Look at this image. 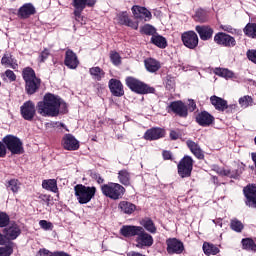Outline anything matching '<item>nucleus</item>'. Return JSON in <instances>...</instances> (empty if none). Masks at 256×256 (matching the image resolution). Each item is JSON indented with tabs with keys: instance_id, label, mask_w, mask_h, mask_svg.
<instances>
[{
	"instance_id": "nucleus-1",
	"label": "nucleus",
	"mask_w": 256,
	"mask_h": 256,
	"mask_svg": "<svg viewBox=\"0 0 256 256\" xmlns=\"http://www.w3.org/2000/svg\"><path fill=\"white\" fill-rule=\"evenodd\" d=\"M67 113V104L54 94H45L42 101L37 103V111L42 117H57L59 112Z\"/></svg>"
},
{
	"instance_id": "nucleus-2",
	"label": "nucleus",
	"mask_w": 256,
	"mask_h": 256,
	"mask_svg": "<svg viewBox=\"0 0 256 256\" xmlns=\"http://www.w3.org/2000/svg\"><path fill=\"white\" fill-rule=\"evenodd\" d=\"M75 197L80 205H87L97 193V187L77 184L74 186Z\"/></svg>"
},
{
	"instance_id": "nucleus-3",
	"label": "nucleus",
	"mask_w": 256,
	"mask_h": 256,
	"mask_svg": "<svg viewBox=\"0 0 256 256\" xmlns=\"http://www.w3.org/2000/svg\"><path fill=\"white\" fill-rule=\"evenodd\" d=\"M101 192L104 197L117 201L123 199V196L125 195V187L119 183L109 182L108 184H103L101 186Z\"/></svg>"
},
{
	"instance_id": "nucleus-4",
	"label": "nucleus",
	"mask_w": 256,
	"mask_h": 256,
	"mask_svg": "<svg viewBox=\"0 0 256 256\" xmlns=\"http://www.w3.org/2000/svg\"><path fill=\"white\" fill-rule=\"evenodd\" d=\"M126 85L127 87H129L131 91H133L134 93H138V95H147L149 93H155V88L150 87L149 85L145 84L141 80H137L134 77H127Z\"/></svg>"
},
{
	"instance_id": "nucleus-5",
	"label": "nucleus",
	"mask_w": 256,
	"mask_h": 256,
	"mask_svg": "<svg viewBox=\"0 0 256 256\" xmlns=\"http://www.w3.org/2000/svg\"><path fill=\"white\" fill-rule=\"evenodd\" d=\"M5 147L12 153V155H22L25 152L23 149V142L14 135H7L2 139Z\"/></svg>"
},
{
	"instance_id": "nucleus-6",
	"label": "nucleus",
	"mask_w": 256,
	"mask_h": 256,
	"mask_svg": "<svg viewBox=\"0 0 256 256\" xmlns=\"http://www.w3.org/2000/svg\"><path fill=\"white\" fill-rule=\"evenodd\" d=\"M95 3H97V0H73L72 5L75 9V20L78 21V23H81V25L85 24V20L83 16H81V13H83V9L86 7L95 6Z\"/></svg>"
},
{
	"instance_id": "nucleus-7",
	"label": "nucleus",
	"mask_w": 256,
	"mask_h": 256,
	"mask_svg": "<svg viewBox=\"0 0 256 256\" xmlns=\"http://www.w3.org/2000/svg\"><path fill=\"white\" fill-rule=\"evenodd\" d=\"M193 158L191 156L185 155L178 163V175L182 179L189 177L193 172Z\"/></svg>"
},
{
	"instance_id": "nucleus-8",
	"label": "nucleus",
	"mask_w": 256,
	"mask_h": 256,
	"mask_svg": "<svg viewBox=\"0 0 256 256\" xmlns=\"http://www.w3.org/2000/svg\"><path fill=\"white\" fill-rule=\"evenodd\" d=\"M136 247L138 249H145V247H152L154 240L151 234L145 232V229L142 227V231H139L138 235L136 236Z\"/></svg>"
},
{
	"instance_id": "nucleus-9",
	"label": "nucleus",
	"mask_w": 256,
	"mask_h": 256,
	"mask_svg": "<svg viewBox=\"0 0 256 256\" xmlns=\"http://www.w3.org/2000/svg\"><path fill=\"white\" fill-rule=\"evenodd\" d=\"M167 245V253L169 255H181L183 251H185V246L183 245V242L179 241L176 238H169L166 240Z\"/></svg>"
},
{
	"instance_id": "nucleus-10",
	"label": "nucleus",
	"mask_w": 256,
	"mask_h": 256,
	"mask_svg": "<svg viewBox=\"0 0 256 256\" xmlns=\"http://www.w3.org/2000/svg\"><path fill=\"white\" fill-rule=\"evenodd\" d=\"M181 40L183 45L188 49H196L197 45H199V36H197L195 31L184 32L181 36Z\"/></svg>"
},
{
	"instance_id": "nucleus-11",
	"label": "nucleus",
	"mask_w": 256,
	"mask_h": 256,
	"mask_svg": "<svg viewBox=\"0 0 256 256\" xmlns=\"http://www.w3.org/2000/svg\"><path fill=\"white\" fill-rule=\"evenodd\" d=\"M20 113L25 121H33L35 118V113H37V110L35 109V103H33L31 100L26 101L20 107Z\"/></svg>"
},
{
	"instance_id": "nucleus-12",
	"label": "nucleus",
	"mask_w": 256,
	"mask_h": 256,
	"mask_svg": "<svg viewBox=\"0 0 256 256\" xmlns=\"http://www.w3.org/2000/svg\"><path fill=\"white\" fill-rule=\"evenodd\" d=\"M244 196L246 197L245 204L247 207L256 209V185L249 184L243 189Z\"/></svg>"
},
{
	"instance_id": "nucleus-13",
	"label": "nucleus",
	"mask_w": 256,
	"mask_h": 256,
	"mask_svg": "<svg viewBox=\"0 0 256 256\" xmlns=\"http://www.w3.org/2000/svg\"><path fill=\"white\" fill-rule=\"evenodd\" d=\"M214 41L217 45H222V47H235L237 45V41L231 35L223 32L217 33L214 36Z\"/></svg>"
},
{
	"instance_id": "nucleus-14",
	"label": "nucleus",
	"mask_w": 256,
	"mask_h": 256,
	"mask_svg": "<svg viewBox=\"0 0 256 256\" xmlns=\"http://www.w3.org/2000/svg\"><path fill=\"white\" fill-rule=\"evenodd\" d=\"M4 235L8 241H15L19 235H21V226L16 222H10L3 230Z\"/></svg>"
},
{
	"instance_id": "nucleus-15",
	"label": "nucleus",
	"mask_w": 256,
	"mask_h": 256,
	"mask_svg": "<svg viewBox=\"0 0 256 256\" xmlns=\"http://www.w3.org/2000/svg\"><path fill=\"white\" fill-rule=\"evenodd\" d=\"M169 109L172 113H175V115H178V117H187L189 115V109L187 108V105L183 103L182 101H174L169 105Z\"/></svg>"
},
{
	"instance_id": "nucleus-16",
	"label": "nucleus",
	"mask_w": 256,
	"mask_h": 256,
	"mask_svg": "<svg viewBox=\"0 0 256 256\" xmlns=\"http://www.w3.org/2000/svg\"><path fill=\"white\" fill-rule=\"evenodd\" d=\"M64 65L68 67V69H77V67H79V58L77 57V54L73 52V50H66Z\"/></svg>"
},
{
	"instance_id": "nucleus-17",
	"label": "nucleus",
	"mask_w": 256,
	"mask_h": 256,
	"mask_svg": "<svg viewBox=\"0 0 256 256\" xmlns=\"http://www.w3.org/2000/svg\"><path fill=\"white\" fill-rule=\"evenodd\" d=\"M116 21L119 23V25H125L126 27H131V29H139V22H133L129 18V13L127 12H120L116 16Z\"/></svg>"
},
{
	"instance_id": "nucleus-18",
	"label": "nucleus",
	"mask_w": 256,
	"mask_h": 256,
	"mask_svg": "<svg viewBox=\"0 0 256 256\" xmlns=\"http://www.w3.org/2000/svg\"><path fill=\"white\" fill-rule=\"evenodd\" d=\"M62 145L66 151H77L79 149V141L72 134L64 135Z\"/></svg>"
},
{
	"instance_id": "nucleus-19",
	"label": "nucleus",
	"mask_w": 256,
	"mask_h": 256,
	"mask_svg": "<svg viewBox=\"0 0 256 256\" xmlns=\"http://www.w3.org/2000/svg\"><path fill=\"white\" fill-rule=\"evenodd\" d=\"M214 122L215 117L207 111H202L196 116V123L201 125V127H209V125H213Z\"/></svg>"
},
{
	"instance_id": "nucleus-20",
	"label": "nucleus",
	"mask_w": 256,
	"mask_h": 256,
	"mask_svg": "<svg viewBox=\"0 0 256 256\" xmlns=\"http://www.w3.org/2000/svg\"><path fill=\"white\" fill-rule=\"evenodd\" d=\"M108 85L110 92L114 97H123L125 95L123 84L119 80L112 78L109 80Z\"/></svg>"
},
{
	"instance_id": "nucleus-21",
	"label": "nucleus",
	"mask_w": 256,
	"mask_h": 256,
	"mask_svg": "<svg viewBox=\"0 0 256 256\" xmlns=\"http://www.w3.org/2000/svg\"><path fill=\"white\" fill-rule=\"evenodd\" d=\"M163 137H165V129L163 128H152L144 134L146 141H157V139H163Z\"/></svg>"
},
{
	"instance_id": "nucleus-22",
	"label": "nucleus",
	"mask_w": 256,
	"mask_h": 256,
	"mask_svg": "<svg viewBox=\"0 0 256 256\" xmlns=\"http://www.w3.org/2000/svg\"><path fill=\"white\" fill-rule=\"evenodd\" d=\"M139 231H143V227L133 226V225H124L120 229V234L126 238L137 237V235H139Z\"/></svg>"
},
{
	"instance_id": "nucleus-23",
	"label": "nucleus",
	"mask_w": 256,
	"mask_h": 256,
	"mask_svg": "<svg viewBox=\"0 0 256 256\" xmlns=\"http://www.w3.org/2000/svg\"><path fill=\"white\" fill-rule=\"evenodd\" d=\"M195 31L196 33H198L202 41H209V39L213 37V33H214L213 28L207 25H198L195 27Z\"/></svg>"
},
{
	"instance_id": "nucleus-24",
	"label": "nucleus",
	"mask_w": 256,
	"mask_h": 256,
	"mask_svg": "<svg viewBox=\"0 0 256 256\" xmlns=\"http://www.w3.org/2000/svg\"><path fill=\"white\" fill-rule=\"evenodd\" d=\"M132 13L135 19H144V21H150L152 17L151 12L147 8L141 6H133Z\"/></svg>"
},
{
	"instance_id": "nucleus-25",
	"label": "nucleus",
	"mask_w": 256,
	"mask_h": 256,
	"mask_svg": "<svg viewBox=\"0 0 256 256\" xmlns=\"http://www.w3.org/2000/svg\"><path fill=\"white\" fill-rule=\"evenodd\" d=\"M35 6L31 3H26L18 10V17L20 19H29L31 15H35Z\"/></svg>"
},
{
	"instance_id": "nucleus-26",
	"label": "nucleus",
	"mask_w": 256,
	"mask_h": 256,
	"mask_svg": "<svg viewBox=\"0 0 256 256\" xmlns=\"http://www.w3.org/2000/svg\"><path fill=\"white\" fill-rule=\"evenodd\" d=\"M25 83H26L25 89L28 95H35V93L39 91V87H41V79L39 78L27 80Z\"/></svg>"
},
{
	"instance_id": "nucleus-27",
	"label": "nucleus",
	"mask_w": 256,
	"mask_h": 256,
	"mask_svg": "<svg viewBox=\"0 0 256 256\" xmlns=\"http://www.w3.org/2000/svg\"><path fill=\"white\" fill-rule=\"evenodd\" d=\"M186 145L197 159H205V154H203V150H201L199 144L195 143L193 140H187Z\"/></svg>"
},
{
	"instance_id": "nucleus-28",
	"label": "nucleus",
	"mask_w": 256,
	"mask_h": 256,
	"mask_svg": "<svg viewBox=\"0 0 256 256\" xmlns=\"http://www.w3.org/2000/svg\"><path fill=\"white\" fill-rule=\"evenodd\" d=\"M1 64L4 65V67H10L11 69H18L19 64H17V60L13 58V55L6 53L3 55L1 59Z\"/></svg>"
},
{
	"instance_id": "nucleus-29",
	"label": "nucleus",
	"mask_w": 256,
	"mask_h": 256,
	"mask_svg": "<svg viewBox=\"0 0 256 256\" xmlns=\"http://www.w3.org/2000/svg\"><path fill=\"white\" fill-rule=\"evenodd\" d=\"M118 209L125 215H131L135 213V209H137V206L131 202L127 201H121L118 205Z\"/></svg>"
},
{
	"instance_id": "nucleus-30",
	"label": "nucleus",
	"mask_w": 256,
	"mask_h": 256,
	"mask_svg": "<svg viewBox=\"0 0 256 256\" xmlns=\"http://www.w3.org/2000/svg\"><path fill=\"white\" fill-rule=\"evenodd\" d=\"M210 101L217 111H225L227 109V100L223 98L214 95L210 97Z\"/></svg>"
},
{
	"instance_id": "nucleus-31",
	"label": "nucleus",
	"mask_w": 256,
	"mask_h": 256,
	"mask_svg": "<svg viewBox=\"0 0 256 256\" xmlns=\"http://www.w3.org/2000/svg\"><path fill=\"white\" fill-rule=\"evenodd\" d=\"M118 180L125 187H129V185H131V173L125 169L120 170L118 172Z\"/></svg>"
},
{
	"instance_id": "nucleus-32",
	"label": "nucleus",
	"mask_w": 256,
	"mask_h": 256,
	"mask_svg": "<svg viewBox=\"0 0 256 256\" xmlns=\"http://www.w3.org/2000/svg\"><path fill=\"white\" fill-rule=\"evenodd\" d=\"M145 67L150 73H156V71H159V69H161V64L159 63V61L149 58L145 60Z\"/></svg>"
},
{
	"instance_id": "nucleus-33",
	"label": "nucleus",
	"mask_w": 256,
	"mask_h": 256,
	"mask_svg": "<svg viewBox=\"0 0 256 256\" xmlns=\"http://www.w3.org/2000/svg\"><path fill=\"white\" fill-rule=\"evenodd\" d=\"M151 43L160 49H165V47H167V39L159 34H155L151 37Z\"/></svg>"
},
{
	"instance_id": "nucleus-34",
	"label": "nucleus",
	"mask_w": 256,
	"mask_h": 256,
	"mask_svg": "<svg viewBox=\"0 0 256 256\" xmlns=\"http://www.w3.org/2000/svg\"><path fill=\"white\" fill-rule=\"evenodd\" d=\"M42 187L43 189H46V191H52V193H57V191H59L57 180L55 179L43 180Z\"/></svg>"
},
{
	"instance_id": "nucleus-35",
	"label": "nucleus",
	"mask_w": 256,
	"mask_h": 256,
	"mask_svg": "<svg viewBox=\"0 0 256 256\" xmlns=\"http://www.w3.org/2000/svg\"><path fill=\"white\" fill-rule=\"evenodd\" d=\"M141 225L146 231H148V233H157V227H155V223H153V220H151L150 218L143 219L141 221Z\"/></svg>"
},
{
	"instance_id": "nucleus-36",
	"label": "nucleus",
	"mask_w": 256,
	"mask_h": 256,
	"mask_svg": "<svg viewBox=\"0 0 256 256\" xmlns=\"http://www.w3.org/2000/svg\"><path fill=\"white\" fill-rule=\"evenodd\" d=\"M89 73L95 81H101L105 77V71L98 66L90 68Z\"/></svg>"
},
{
	"instance_id": "nucleus-37",
	"label": "nucleus",
	"mask_w": 256,
	"mask_h": 256,
	"mask_svg": "<svg viewBox=\"0 0 256 256\" xmlns=\"http://www.w3.org/2000/svg\"><path fill=\"white\" fill-rule=\"evenodd\" d=\"M214 73L215 75H218V77H223L224 79H233V76L235 75L233 71L227 68H215Z\"/></svg>"
},
{
	"instance_id": "nucleus-38",
	"label": "nucleus",
	"mask_w": 256,
	"mask_h": 256,
	"mask_svg": "<svg viewBox=\"0 0 256 256\" xmlns=\"http://www.w3.org/2000/svg\"><path fill=\"white\" fill-rule=\"evenodd\" d=\"M203 251L205 255H217V253H219V248L213 244L204 242Z\"/></svg>"
},
{
	"instance_id": "nucleus-39",
	"label": "nucleus",
	"mask_w": 256,
	"mask_h": 256,
	"mask_svg": "<svg viewBox=\"0 0 256 256\" xmlns=\"http://www.w3.org/2000/svg\"><path fill=\"white\" fill-rule=\"evenodd\" d=\"M22 77L24 81H31L33 79H37V76L35 75V70L31 67H26L22 71Z\"/></svg>"
},
{
	"instance_id": "nucleus-40",
	"label": "nucleus",
	"mask_w": 256,
	"mask_h": 256,
	"mask_svg": "<svg viewBox=\"0 0 256 256\" xmlns=\"http://www.w3.org/2000/svg\"><path fill=\"white\" fill-rule=\"evenodd\" d=\"M6 187L9 191H12V193H19V190L21 189V182L17 179H11L8 181Z\"/></svg>"
},
{
	"instance_id": "nucleus-41",
	"label": "nucleus",
	"mask_w": 256,
	"mask_h": 256,
	"mask_svg": "<svg viewBox=\"0 0 256 256\" xmlns=\"http://www.w3.org/2000/svg\"><path fill=\"white\" fill-rule=\"evenodd\" d=\"M242 247L246 251H254L256 252V244L255 241L251 238H244L242 239Z\"/></svg>"
},
{
	"instance_id": "nucleus-42",
	"label": "nucleus",
	"mask_w": 256,
	"mask_h": 256,
	"mask_svg": "<svg viewBox=\"0 0 256 256\" xmlns=\"http://www.w3.org/2000/svg\"><path fill=\"white\" fill-rule=\"evenodd\" d=\"M36 256H71L65 252H51L45 248L40 249Z\"/></svg>"
},
{
	"instance_id": "nucleus-43",
	"label": "nucleus",
	"mask_w": 256,
	"mask_h": 256,
	"mask_svg": "<svg viewBox=\"0 0 256 256\" xmlns=\"http://www.w3.org/2000/svg\"><path fill=\"white\" fill-rule=\"evenodd\" d=\"M244 33L248 37H252V39H255L256 37V24L255 23H249L244 28Z\"/></svg>"
},
{
	"instance_id": "nucleus-44",
	"label": "nucleus",
	"mask_w": 256,
	"mask_h": 256,
	"mask_svg": "<svg viewBox=\"0 0 256 256\" xmlns=\"http://www.w3.org/2000/svg\"><path fill=\"white\" fill-rule=\"evenodd\" d=\"M140 33H143L144 35H156L157 29L153 27L151 24H145L140 28Z\"/></svg>"
},
{
	"instance_id": "nucleus-45",
	"label": "nucleus",
	"mask_w": 256,
	"mask_h": 256,
	"mask_svg": "<svg viewBox=\"0 0 256 256\" xmlns=\"http://www.w3.org/2000/svg\"><path fill=\"white\" fill-rule=\"evenodd\" d=\"M195 19L198 23H207V21H209V16L205 10H198L196 12Z\"/></svg>"
},
{
	"instance_id": "nucleus-46",
	"label": "nucleus",
	"mask_w": 256,
	"mask_h": 256,
	"mask_svg": "<svg viewBox=\"0 0 256 256\" xmlns=\"http://www.w3.org/2000/svg\"><path fill=\"white\" fill-rule=\"evenodd\" d=\"M239 105L247 109V107L253 105V98L249 95L243 96L239 99Z\"/></svg>"
},
{
	"instance_id": "nucleus-47",
	"label": "nucleus",
	"mask_w": 256,
	"mask_h": 256,
	"mask_svg": "<svg viewBox=\"0 0 256 256\" xmlns=\"http://www.w3.org/2000/svg\"><path fill=\"white\" fill-rule=\"evenodd\" d=\"M231 230L236 231V233H241L243 231V223L237 219H232L230 224Z\"/></svg>"
},
{
	"instance_id": "nucleus-48",
	"label": "nucleus",
	"mask_w": 256,
	"mask_h": 256,
	"mask_svg": "<svg viewBox=\"0 0 256 256\" xmlns=\"http://www.w3.org/2000/svg\"><path fill=\"white\" fill-rule=\"evenodd\" d=\"M11 218L5 212H0V228L7 227L10 224Z\"/></svg>"
},
{
	"instance_id": "nucleus-49",
	"label": "nucleus",
	"mask_w": 256,
	"mask_h": 256,
	"mask_svg": "<svg viewBox=\"0 0 256 256\" xmlns=\"http://www.w3.org/2000/svg\"><path fill=\"white\" fill-rule=\"evenodd\" d=\"M9 79V81L13 82V81H17V75H15V72H13L12 70L8 69L6 70L3 74H2V78L5 81L6 78Z\"/></svg>"
},
{
	"instance_id": "nucleus-50",
	"label": "nucleus",
	"mask_w": 256,
	"mask_h": 256,
	"mask_svg": "<svg viewBox=\"0 0 256 256\" xmlns=\"http://www.w3.org/2000/svg\"><path fill=\"white\" fill-rule=\"evenodd\" d=\"M110 60L113 65H121V55L115 51L110 52Z\"/></svg>"
},
{
	"instance_id": "nucleus-51",
	"label": "nucleus",
	"mask_w": 256,
	"mask_h": 256,
	"mask_svg": "<svg viewBox=\"0 0 256 256\" xmlns=\"http://www.w3.org/2000/svg\"><path fill=\"white\" fill-rule=\"evenodd\" d=\"M90 177L91 179H94L98 183V185H101L105 182V179L101 177V174L95 172V171H90Z\"/></svg>"
},
{
	"instance_id": "nucleus-52",
	"label": "nucleus",
	"mask_w": 256,
	"mask_h": 256,
	"mask_svg": "<svg viewBox=\"0 0 256 256\" xmlns=\"http://www.w3.org/2000/svg\"><path fill=\"white\" fill-rule=\"evenodd\" d=\"M51 55V52L49 49L45 48L39 55V63H45L47 59H49V56Z\"/></svg>"
},
{
	"instance_id": "nucleus-53",
	"label": "nucleus",
	"mask_w": 256,
	"mask_h": 256,
	"mask_svg": "<svg viewBox=\"0 0 256 256\" xmlns=\"http://www.w3.org/2000/svg\"><path fill=\"white\" fill-rule=\"evenodd\" d=\"M13 255V247L5 246L0 247V256H11Z\"/></svg>"
},
{
	"instance_id": "nucleus-54",
	"label": "nucleus",
	"mask_w": 256,
	"mask_h": 256,
	"mask_svg": "<svg viewBox=\"0 0 256 256\" xmlns=\"http://www.w3.org/2000/svg\"><path fill=\"white\" fill-rule=\"evenodd\" d=\"M39 225L42 229H45V231H49V229L53 227V224H51V222H48L47 220H40Z\"/></svg>"
},
{
	"instance_id": "nucleus-55",
	"label": "nucleus",
	"mask_w": 256,
	"mask_h": 256,
	"mask_svg": "<svg viewBox=\"0 0 256 256\" xmlns=\"http://www.w3.org/2000/svg\"><path fill=\"white\" fill-rule=\"evenodd\" d=\"M247 57L249 61L256 64V50H248Z\"/></svg>"
},
{
	"instance_id": "nucleus-56",
	"label": "nucleus",
	"mask_w": 256,
	"mask_h": 256,
	"mask_svg": "<svg viewBox=\"0 0 256 256\" xmlns=\"http://www.w3.org/2000/svg\"><path fill=\"white\" fill-rule=\"evenodd\" d=\"M7 155V147L5 143L0 141V158H3Z\"/></svg>"
},
{
	"instance_id": "nucleus-57",
	"label": "nucleus",
	"mask_w": 256,
	"mask_h": 256,
	"mask_svg": "<svg viewBox=\"0 0 256 256\" xmlns=\"http://www.w3.org/2000/svg\"><path fill=\"white\" fill-rule=\"evenodd\" d=\"M220 29L222 31H226L227 33H233L235 31V29L231 25H221Z\"/></svg>"
},
{
	"instance_id": "nucleus-58",
	"label": "nucleus",
	"mask_w": 256,
	"mask_h": 256,
	"mask_svg": "<svg viewBox=\"0 0 256 256\" xmlns=\"http://www.w3.org/2000/svg\"><path fill=\"white\" fill-rule=\"evenodd\" d=\"M188 109L189 111L193 112L195 109H197V104L195 103V100H188Z\"/></svg>"
},
{
	"instance_id": "nucleus-59",
	"label": "nucleus",
	"mask_w": 256,
	"mask_h": 256,
	"mask_svg": "<svg viewBox=\"0 0 256 256\" xmlns=\"http://www.w3.org/2000/svg\"><path fill=\"white\" fill-rule=\"evenodd\" d=\"M170 139H172V141H177V139H179V133H177L175 130H171Z\"/></svg>"
},
{
	"instance_id": "nucleus-60",
	"label": "nucleus",
	"mask_w": 256,
	"mask_h": 256,
	"mask_svg": "<svg viewBox=\"0 0 256 256\" xmlns=\"http://www.w3.org/2000/svg\"><path fill=\"white\" fill-rule=\"evenodd\" d=\"M162 155H163V159L165 161H169V159H171V157H172L171 152L167 151V150L163 151Z\"/></svg>"
},
{
	"instance_id": "nucleus-61",
	"label": "nucleus",
	"mask_w": 256,
	"mask_h": 256,
	"mask_svg": "<svg viewBox=\"0 0 256 256\" xmlns=\"http://www.w3.org/2000/svg\"><path fill=\"white\" fill-rule=\"evenodd\" d=\"M9 240L7 239L6 234H1L0 233V245H5Z\"/></svg>"
},
{
	"instance_id": "nucleus-62",
	"label": "nucleus",
	"mask_w": 256,
	"mask_h": 256,
	"mask_svg": "<svg viewBox=\"0 0 256 256\" xmlns=\"http://www.w3.org/2000/svg\"><path fill=\"white\" fill-rule=\"evenodd\" d=\"M127 256H145V254H141V253L136 252V251H131L127 254Z\"/></svg>"
},
{
	"instance_id": "nucleus-63",
	"label": "nucleus",
	"mask_w": 256,
	"mask_h": 256,
	"mask_svg": "<svg viewBox=\"0 0 256 256\" xmlns=\"http://www.w3.org/2000/svg\"><path fill=\"white\" fill-rule=\"evenodd\" d=\"M212 222L214 223V225H218L219 227H223V222H222L221 219L212 220Z\"/></svg>"
},
{
	"instance_id": "nucleus-64",
	"label": "nucleus",
	"mask_w": 256,
	"mask_h": 256,
	"mask_svg": "<svg viewBox=\"0 0 256 256\" xmlns=\"http://www.w3.org/2000/svg\"><path fill=\"white\" fill-rule=\"evenodd\" d=\"M174 85L175 84L173 83V81H170V80H168L166 83V87H168L169 89H173Z\"/></svg>"
}]
</instances>
